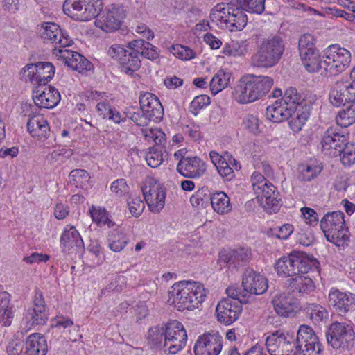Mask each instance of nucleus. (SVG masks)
I'll list each match as a JSON object with an SVG mask.
<instances>
[{
	"mask_svg": "<svg viewBox=\"0 0 355 355\" xmlns=\"http://www.w3.org/2000/svg\"><path fill=\"white\" fill-rule=\"evenodd\" d=\"M12 317V307L10 306V295L8 293H0V324L4 326L10 324Z\"/></svg>",
	"mask_w": 355,
	"mask_h": 355,
	"instance_id": "45",
	"label": "nucleus"
},
{
	"mask_svg": "<svg viewBox=\"0 0 355 355\" xmlns=\"http://www.w3.org/2000/svg\"><path fill=\"white\" fill-rule=\"evenodd\" d=\"M275 312L281 316L288 318L298 309L296 300L288 295H281L272 300Z\"/></svg>",
	"mask_w": 355,
	"mask_h": 355,
	"instance_id": "30",
	"label": "nucleus"
},
{
	"mask_svg": "<svg viewBox=\"0 0 355 355\" xmlns=\"http://www.w3.org/2000/svg\"><path fill=\"white\" fill-rule=\"evenodd\" d=\"M233 80L230 71L219 70L210 81V90L212 94L216 95L223 89L230 85Z\"/></svg>",
	"mask_w": 355,
	"mask_h": 355,
	"instance_id": "39",
	"label": "nucleus"
},
{
	"mask_svg": "<svg viewBox=\"0 0 355 355\" xmlns=\"http://www.w3.org/2000/svg\"><path fill=\"white\" fill-rule=\"evenodd\" d=\"M69 182L76 187L83 188L89 182L90 176L87 171L83 169H75L69 174Z\"/></svg>",
	"mask_w": 355,
	"mask_h": 355,
	"instance_id": "54",
	"label": "nucleus"
},
{
	"mask_svg": "<svg viewBox=\"0 0 355 355\" xmlns=\"http://www.w3.org/2000/svg\"><path fill=\"white\" fill-rule=\"evenodd\" d=\"M343 108L337 114L336 123L340 127L347 128L355 122V103H345Z\"/></svg>",
	"mask_w": 355,
	"mask_h": 355,
	"instance_id": "42",
	"label": "nucleus"
},
{
	"mask_svg": "<svg viewBox=\"0 0 355 355\" xmlns=\"http://www.w3.org/2000/svg\"><path fill=\"white\" fill-rule=\"evenodd\" d=\"M40 35L44 42L54 44L53 49H64L73 43L68 33L53 22H44L40 29Z\"/></svg>",
	"mask_w": 355,
	"mask_h": 355,
	"instance_id": "13",
	"label": "nucleus"
},
{
	"mask_svg": "<svg viewBox=\"0 0 355 355\" xmlns=\"http://www.w3.org/2000/svg\"><path fill=\"white\" fill-rule=\"evenodd\" d=\"M286 284L290 292L300 296L310 295L315 289L313 279L309 276L303 274L291 277L287 280Z\"/></svg>",
	"mask_w": 355,
	"mask_h": 355,
	"instance_id": "26",
	"label": "nucleus"
},
{
	"mask_svg": "<svg viewBox=\"0 0 355 355\" xmlns=\"http://www.w3.org/2000/svg\"><path fill=\"white\" fill-rule=\"evenodd\" d=\"M338 154L344 166L355 164V144L347 143Z\"/></svg>",
	"mask_w": 355,
	"mask_h": 355,
	"instance_id": "56",
	"label": "nucleus"
},
{
	"mask_svg": "<svg viewBox=\"0 0 355 355\" xmlns=\"http://www.w3.org/2000/svg\"><path fill=\"white\" fill-rule=\"evenodd\" d=\"M53 54L60 58L65 64L79 73H85L92 69L93 64L79 53L68 49H53Z\"/></svg>",
	"mask_w": 355,
	"mask_h": 355,
	"instance_id": "18",
	"label": "nucleus"
},
{
	"mask_svg": "<svg viewBox=\"0 0 355 355\" xmlns=\"http://www.w3.org/2000/svg\"><path fill=\"white\" fill-rule=\"evenodd\" d=\"M26 355H46L48 351L46 339L40 333H34L26 338Z\"/></svg>",
	"mask_w": 355,
	"mask_h": 355,
	"instance_id": "29",
	"label": "nucleus"
},
{
	"mask_svg": "<svg viewBox=\"0 0 355 355\" xmlns=\"http://www.w3.org/2000/svg\"><path fill=\"white\" fill-rule=\"evenodd\" d=\"M130 212L133 216L138 217L144 211V204L139 197L132 196L128 200Z\"/></svg>",
	"mask_w": 355,
	"mask_h": 355,
	"instance_id": "63",
	"label": "nucleus"
},
{
	"mask_svg": "<svg viewBox=\"0 0 355 355\" xmlns=\"http://www.w3.org/2000/svg\"><path fill=\"white\" fill-rule=\"evenodd\" d=\"M293 110L282 101H277L266 109V117L274 123H280L292 116Z\"/></svg>",
	"mask_w": 355,
	"mask_h": 355,
	"instance_id": "32",
	"label": "nucleus"
},
{
	"mask_svg": "<svg viewBox=\"0 0 355 355\" xmlns=\"http://www.w3.org/2000/svg\"><path fill=\"white\" fill-rule=\"evenodd\" d=\"M321 171L322 168L319 166L302 164L297 168V179L302 182H309L315 178Z\"/></svg>",
	"mask_w": 355,
	"mask_h": 355,
	"instance_id": "48",
	"label": "nucleus"
},
{
	"mask_svg": "<svg viewBox=\"0 0 355 355\" xmlns=\"http://www.w3.org/2000/svg\"><path fill=\"white\" fill-rule=\"evenodd\" d=\"M249 78L251 85L253 86L252 89L256 101L268 94L274 84L273 79L267 76L249 74Z\"/></svg>",
	"mask_w": 355,
	"mask_h": 355,
	"instance_id": "33",
	"label": "nucleus"
},
{
	"mask_svg": "<svg viewBox=\"0 0 355 355\" xmlns=\"http://www.w3.org/2000/svg\"><path fill=\"white\" fill-rule=\"evenodd\" d=\"M112 192L118 198L125 196L129 193V187L125 179H118L114 181L110 186Z\"/></svg>",
	"mask_w": 355,
	"mask_h": 355,
	"instance_id": "61",
	"label": "nucleus"
},
{
	"mask_svg": "<svg viewBox=\"0 0 355 355\" xmlns=\"http://www.w3.org/2000/svg\"><path fill=\"white\" fill-rule=\"evenodd\" d=\"M325 336L328 345L339 354L350 353L355 349V332L349 323L333 322Z\"/></svg>",
	"mask_w": 355,
	"mask_h": 355,
	"instance_id": "2",
	"label": "nucleus"
},
{
	"mask_svg": "<svg viewBox=\"0 0 355 355\" xmlns=\"http://www.w3.org/2000/svg\"><path fill=\"white\" fill-rule=\"evenodd\" d=\"M212 21H216L223 28L230 31L242 30L247 24L248 18L244 10L240 8L218 5L210 15Z\"/></svg>",
	"mask_w": 355,
	"mask_h": 355,
	"instance_id": "6",
	"label": "nucleus"
},
{
	"mask_svg": "<svg viewBox=\"0 0 355 355\" xmlns=\"http://www.w3.org/2000/svg\"><path fill=\"white\" fill-rule=\"evenodd\" d=\"M304 311L315 324L320 323L328 317L326 308L317 303H307L304 306Z\"/></svg>",
	"mask_w": 355,
	"mask_h": 355,
	"instance_id": "43",
	"label": "nucleus"
},
{
	"mask_svg": "<svg viewBox=\"0 0 355 355\" xmlns=\"http://www.w3.org/2000/svg\"><path fill=\"white\" fill-rule=\"evenodd\" d=\"M297 355H323L324 347L313 328L301 324L297 331Z\"/></svg>",
	"mask_w": 355,
	"mask_h": 355,
	"instance_id": "10",
	"label": "nucleus"
},
{
	"mask_svg": "<svg viewBox=\"0 0 355 355\" xmlns=\"http://www.w3.org/2000/svg\"><path fill=\"white\" fill-rule=\"evenodd\" d=\"M210 103V98L207 95H199L191 101L189 111L196 116L199 111Z\"/></svg>",
	"mask_w": 355,
	"mask_h": 355,
	"instance_id": "59",
	"label": "nucleus"
},
{
	"mask_svg": "<svg viewBox=\"0 0 355 355\" xmlns=\"http://www.w3.org/2000/svg\"><path fill=\"white\" fill-rule=\"evenodd\" d=\"M230 298L220 300L216 308L217 319L220 323L229 325L235 322L242 311L241 304L248 302L245 295L242 294L238 287L232 286L226 289Z\"/></svg>",
	"mask_w": 355,
	"mask_h": 355,
	"instance_id": "3",
	"label": "nucleus"
},
{
	"mask_svg": "<svg viewBox=\"0 0 355 355\" xmlns=\"http://www.w3.org/2000/svg\"><path fill=\"white\" fill-rule=\"evenodd\" d=\"M242 125L245 129L254 135H257L259 132V121L256 115H245L243 117Z\"/></svg>",
	"mask_w": 355,
	"mask_h": 355,
	"instance_id": "62",
	"label": "nucleus"
},
{
	"mask_svg": "<svg viewBox=\"0 0 355 355\" xmlns=\"http://www.w3.org/2000/svg\"><path fill=\"white\" fill-rule=\"evenodd\" d=\"M27 129L30 135L39 140L47 138L50 128L47 121L42 115H34L27 122Z\"/></svg>",
	"mask_w": 355,
	"mask_h": 355,
	"instance_id": "31",
	"label": "nucleus"
},
{
	"mask_svg": "<svg viewBox=\"0 0 355 355\" xmlns=\"http://www.w3.org/2000/svg\"><path fill=\"white\" fill-rule=\"evenodd\" d=\"M336 95L339 96L338 94V92L343 89L347 90V103H355V81L351 79H349L347 77H342L340 80H338L336 82Z\"/></svg>",
	"mask_w": 355,
	"mask_h": 355,
	"instance_id": "47",
	"label": "nucleus"
},
{
	"mask_svg": "<svg viewBox=\"0 0 355 355\" xmlns=\"http://www.w3.org/2000/svg\"><path fill=\"white\" fill-rule=\"evenodd\" d=\"M140 108L153 122L161 121L164 115V109L159 98L152 93L146 92L140 95Z\"/></svg>",
	"mask_w": 355,
	"mask_h": 355,
	"instance_id": "23",
	"label": "nucleus"
},
{
	"mask_svg": "<svg viewBox=\"0 0 355 355\" xmlns=\"http://www.w3.org/2000/svg\"><path fill=\"white\" fill-rule=\"evenodd\" d=\"M330 307L340 315H345L355 310V294L331 288L328 295Z\"/></svg>",
	"mask_w": 355,
	"mask_h": 355,
	"instance_id": "14",
	"label": "nucleus"
},
{
	"mask_svg": "<svg viewBox=\"0 0 355 355\" xmlns=\"http://www.w3.org/2000/svg\"><path fill=\"white\" fill-rule=\"evenodd\" d=\"M109 247L114 252H120L127 244L125 236L118 231H113L108 235Z\"/></svg>",
	"mask_w": 355,
	"mask_h": 355,
	"instance_id": "52",
	"label": "nucleus"
},
{
	"mask_svg": "<svg viewBox=\"0 0 355 355\" xmlns=\"http://www.w3.org/2000/svg\"><path fill=\"white\" fill-rule=\"evenodd\" d=\"M239 6L250 13L261 14L265 10L266 0H236Z\"/></svg>",
	"mask_w": 355,
	"mask_h": 355,
	"instance_id": "51",
	"label": "nucleus"
},
{
	"mask_svg": "<svg viewBox=\"0 0 355 355\" xmlns=\"http://www.w3.org/2000/svg\"><path fill=\"white\" fill-rule=\"evenodd\" d=\"M205 163L198 157H187L180 159L177 171L184 177L198 178L206 171Z\"/></svg>",
	"mask_w": 355,
	"mask_h": 355,
	"instance_id": "22",
	"label": "nucleus"
},
{
	"mask_svg": "<svg viewBox=\"0 0 355 355\" xmlns=\"http://www.w3.org/2000/svg\"><path fill=\"white\" fill-rule=\"evenodd\" d=\"M181 334L182 335H178L179 336L178 338H165L166 347L164 348L165 354H176L184 347L187 339L184 337V334Z\"/></svg>",
	"mask_w": 355,
	"mask_h": 355,
	"instance_id": "49",
	"label": "nucleus"
},
{
	"mask_svg": "<svg viewBox=\"0 0 355 355\" xmlns=\"http://www.w3.org/2000/svg\"><path fill=\"white\" fill-rule=\"evenodd\" d=\"M255 193L261 196L262 199H265L266 205L268 206V208H270L274 211L278 210L280 205L279 194L276 190V187L269 181L266 182L263 187Z\"/></svg>",
	"mask_w": 355,
	"mask_h": 355,
	"instance_id": "34",
	"label": "nucleus"
},
{
	"mask_svg": "<svg viewBox=\"0 0 355 355\" xmlns=\"http://www.w3.org/2000/svg\"><path fill=\"white\" fill-rule=\"evenodd\" d=\"M223 345V336L217 331L204 334L194 346L195 355H218Z\"/></svg>",
	"mask_w": 355,
	"mask_h": 355,
	"instance_id": "15",
	"label": "nucleus"
},
{
	"mask_svg": "<svg viewBox=\"0 0 355 355\" xmlns=\"http://www.w3.org/2000/svg\"><path fill=\"white\" fill-rule=\"evenodd\" d=\"M142 192L150 210L159 213L165 205L166 190L162 183L153 177H148L142 187Z\"/></svg>",
	"mask_w": 355,
	"mask_h": 355,
	"instance_id": "11",
	"label": "nucleus"
},
{
	"mask_svg": "<svg viewBox=\"0 0 355 355\" xmlns=\"http://www.w3.org/2000/svg\"><path fill=\"white\" fill-rule=\"evenodd\" d=\"M282 101L293 111L298 110L300 106L311 105L310 101L308 102L297 89L293 87L286 89Z\"/></svg>",
	"mask_w": 355,
	"mask_h": 355,
	"instance_id": "36",
	"label": "nucleus"
},
{
	"mask_svg": "<svg viewBox=\"0 0 355 355\" xmlns=\"http://www.w3.org/2000/svg\"><path fill=\"white\" fill-rule=\"evenodd\" d=\"M290 255L296 275L308 273L311 270L318 271L319 262L314 257L300 251H292Z\"/></svg>",
	"mask_w": 355,
	"mask_h": 355,
	"instance_id": "27",
	"label": "nucleus"
},
{
	"mask_svg": "<svg viewBox=\"0 0 355 355\" xmlns=\"http://www.w3.org/2000/svg\"><path fill=\"white\" fill-rule=\"evenodd\" d=\"M8 355H26L25 343L19 340H12L7 346Z\"/></svg>",
	"mask_w": 355,
	"mask_h": 355,
	"instance_id": "64",
	"label": "nucleus"
},
{
	"mask_svg": "<svg viewBox=\"0 0 355 355\" xmlns=\"http://www.w3.org/2000/svg\"><path fill=\"white\" fill-rule=\"evenodd\" d=\"M171 51L182 60H189L195 57V53L191 49L181 44L173 45Z\"/></svg>",
	"mask_w": 355,
	"mask_h": 355,
	"instance_id": "57",
	"label": "nucleus"
},
{
	"mask_svg": "<svg viewBox=\"0 0 355 355\" xmlns=\"http://www.w3.org/2000/svg\"><path fill=\"white\" fill-rule=\"evenodd\" d=\"M30 82L39 86L46 85L54 76L55 67L49 62H38L27 64L24 69Z\"/></svg>",
	"mask_w": 355,
	"mask_h": 355,
	"instance_id": "16",
	"label": "nucleus"
},
{
	"mask_svg": "<svg viewBox=\"0 0 355 355\" xmlns=\"http://www.w3.org/2000/svg\"><path fill=\"white\" fill-rule=\"evenodd\" d=\"M148 344L150 348L162 349L166 347L165 329L163 327L155 326L151 327L148 331Z\"/></svg>",
	"mask_w": 355,
	"mask_h": 355,
	"instance_id": "40",
	"label": "nucleus"
},
{
	"mask_svg": "<svg viewBox=\"0 0 355 355\" xmlns=\"http://www.w3.org/2000/svg\"><path fill=\"white\" fill-rule=\"evenodd\" d=\"M252 258L251 249L242 247L234 250H223L219 253L218 263H225L229 268H238L248 264Z\"/></svg>",
	"mask_w": 355,
	"mask_h": 355,
	"instance_id": "20",
	"label": "nucleus"
},
{
	"mask_svg": "<svg viewBox=\"0 0 355 355\" xmlns=\"http://www.w3.org/2000/svg\"><path fill=\"white\" fill-rule=\"evenodd\" d=\"M172 289L170 299L178 311L198 308L206 297L203 285L196 282H180L174 284Z\"/></svg>",
	"mask_w": 355,
	"mask_h": 355,
	"instance_id": "1",
	"label": "nucleus"
},
{
	"mask_svg": "<svg viewBox=\"0 0 355 355\" xmlns=\"http://www.w3.org/2000/svg\"><path fill=\"white\" fill-rule=\"evenodd\" d=\"M107 97V96L105 92L98 91L91 92L92 100L98 102L96 107V110L98 114L103 119L107 118L108 114H110V111L112 110L110 103L106 99Z\"/></svg>",
	"mask_w": 355,
	"mask_h": 355,
	"instance_id": "46",
	"label": "nucleus"
},
{
	"mask_svg": "<svg viewBox=\"0 0 355 355\" xmlns=\"http://www.w3.org/2000/svg\"><path fill=\"white\" fill-rule=\"evenodd\" d=\"M33 99L37 107L51 109L58 104L60 94L57 89L50 85L45 87L43 90L37 87L33 90Z\"/></svg>",
	"mask_w": 355,
	"mask_h": 355,
	"instance_id": "24",
	"label": "nucleus"
},
{
	"mask_svg": "<svg viewBox=\"0 0 355 355\" xmlns=\"http://www.w3.org/2000/svg\"><path fill=\"white\" fill-rule=\"evenodd\" d=\"M347 137L338 127H329L323 133L321 145L323 151L336 156L347 144Z\"/></svg>",
	"mask_w": 355,
	"mask_h": 355,
	"instance_id": "17",
	"label": "nucleus"
},
{
	"mask_svg": "<svg viewBox=\"0 0 355 355\" xmlns=\"http://www.w3.org/2000/svg\"><path fill=\"white\" fill-rule=\"evenodd\" d=\"M121 24V15L119 9L115 7L101 10L95 21L96 26L106 33L115 31L119 28Z\"/></svg>",
	"mask_w": 355,
	"mask_h": 355,
	"instance_id": "25",
	"label": "nucleus"
},
{
	"mask_svg": "<svg viewBox=\"0 0 355 355\" xmlns=\"http://www.w3.org/2000/svg\"><path fill=\"white\" fill-rule=\"evenodd\" d=\"M344 217V213L340 211L328 212L320 223L327 240L337 246H343L349 240Z\"/></svg>",
	"mask_w": 355,
	"mask_h": 355,
	"instance_id": "4",
	"label": "nucleus"
},
{
	"mask_svg": "<svg viewBox=\"0 0 355 355\" xmlns=\"http://www.w3.org/2000/svg\"><path fill=\"white\" fill-rule=\"evenodd\" d=\"M311 105L300 106L297 110H293L292 116H290L289 125L294 132H298L302 130L310 116Z\"/></svg>",
	"mask_w": 355,
	"mask_h": 355,
	"instance_id": "38",
	"label": "nucleus"
},
{
	"mask_svg": "<svg viewBox=\"0 0 355 355\" xmlns=\"http://www.w3.org/2000/svg\"><path fill=\"white\" fill-rule=\"evenodd\" d=\"M126 115L135 125L144 127L148 125L153 120L144 112L140 109L131 108L124 112Z\"/></svg>",
	"mask_w": 355,
	"mask_h": 355,
	"instance_id": "50",
	"label": "nucleus"
},
{
	"mask_svg": "<svg viewBox=\"0 0 355 355\" xmlns=\"http://www.w3.org/2000/svg\"><path fill=\"white\" fill-rule=\"evenodd\" d=\"M294 268L290 253L279 258L275 266V269L279 277H293L296 275Z\"/></svg>",
	"mask_w": 355,
	"mask_h": 355,
	"instance_id": "44",
	"label": "nucleus"
},
{
	"mask_svg": "<svg viewBox=\"0 0 355 355\" xmlns=\"http://www.w3.org/2000/svg\"><path fill=\"white\" fill-rule=\"evenodd\" d=\"M49 318L47 306L42 292L36 290L33 300V307L28 310L27 320L31 325H44Z\"/></svg>",
	"mask_w": 355,
	"mask_h": 355,
	"instance_id": "21",
	"label": "nucleus"
},
{
	"mask_svg": "<svg viewBox=\"0 0 355 355\" xmlns=\"http://www.w3.org/2000/svg\"><path fill=\"white\" fill-rule=\"evenodd\" d=\"M83 243L79 232L73 226L66 227L60 237V244L65 252L74 246L80 247Z\"/></svg>",
	"mask_w": 355,
	"mask_h": 355,
	"instance_id": "35",
	"label": "nucleus"
},
{
	"mask_svg": "<svg viewBox=\"0 0 355 355\" xmlns=\"http://www.w3.org/2000/svg\"><path fill=\"white\" fill-rule=\"evenodd\" d=\"M325 72L327 76H336L345 71L351 62L350 52L336 45L329 46L324 51Z\"/></svg>",
	"mask_w": 355,
	"mask_h": 355,
	"instance_id": "9",
	"label": "nucleus"
},
{
	"mask_svg": "<svg viewBox=\"0 0 355 355\" xmlns=\"http://www.w3.org/2000/svg\"><path fill=\"white\" fill-rule=\"evenodd\" d=\"M165 338H177L178 335L184 334V337L187 339V334L183 324L178 320H172L168 322L165 327Z\"/></svg>",
	"mask_w": 355,
	"mask_h": 355,
	"instance_id": "55",
	"label": "nucleus"
},
{
	"mask_svg": "<svg viewBox=\"0 0 355 355\" xmlns=\"http://www.w3.org/2000/svg\"><path fill=\"white\" fill-rule=\"evenodd\" d=\"M305 69L311 73L318 72L320 69H323L325 71V67L323 64L324 62V55L322 59L319 55L318 50L313 51L311 53H307L306 58L300 57Z\"/></svg>",
	"mask_w": 355,
	"mask_h": 355,
	"instance_id": "41",
	"label": "nucleus"
},
{
	"mask_svg": "<svg viewBox=\"0 0 355 355\" xmlns=\"http://www.w3.org/2000/svg\"><path fill=\"white\" fill-rule=\"evenodd\" d=\"M347 90H341L340 92H338V94L339 96L336 95V83L333 85L330 92H329V101L330 103L335 107H340L341 105H345V103H347Z\"/></svg>",
	"mask_w": 355,
	"mask_h": 355,
	"instance_id": "60",
	"label": "nucleus"
},
{
	"mask_svg": "<svg viewBox=\"0 0 355 355\" xmlns=\"http://www.w3.org/2000/svg\"><path fill=\"white\" fill-rule=\"evenodd\" d=\"M64 12L71 18L87 21L97 17L103 8L102 0H66Z\"/></svg>",
	"mask_w": 355,
	"mask_h": 355,
	"instance_id": "8",
	"label": "nucleus"
},
{
	"mask_svg": "<svg viewBox=\"0 0 355 355\" xmlns=\"http://www.w3.org/2000/svg\"><path fill=\"white\" fill-rule=\"evenodd\" d=\"M249 75L240 78L234 88L233 96L240 104H248L256 101Z\"/></svg>",
	"mask_w": 355,
	"mask_h": 355,
	"instance_id": "28",
	"label": "nucleus"
},
{
	"mask_svg": "<svg viewBox=\"0 0 355 355\" xmlns=\"http://www.w3.org/2000/svg\"><path fill=\"white\" fill-rule=\"evenodd\" d=\"M211 207L218 214H225L232 210L230 198L223 191L215 192L209 197Z\"/></svg>",
	"mask_w": 355,
	"mask_h": 355,
	"instance_id": "37",
	"label": "nucleus"
},
{
	"mask_svg": "<svg viewBox=\"0 0 355 355\" xmlns=\"http://www.w3.org/2000/svg\"><path fill=\"white\" fill-rule=\"evenodd\" d=\"M298 49L300 57L307 55V53L317 50L314 43V38L311 34H304L298 41Z\"/></svg>",
	"mask_w": 355,
	"mask_h": 355,
	"instance_id": "53",
	"label": "nucleus"
},
{
	"mask_svg": "<svg viewBox=\"0 0 355 355\" xmlns=\"http://www.w3.org/2000/svg\"><path fill=\"white\" fill-rule=\"evenodd\" d=\"M297 334L291 331L276 330L266 338L270 355H297Z\"/></svg>",
	"mask_w": 355,
	"mask_h": 355,
	"instance_id": "7",
	"label": "nucleus"
},
{
	"mask_svg": "<svg viewBox=\"0 0 355 355\" xmlns=\"http://www.w3.org/2000/svg\"><path fill=\"white\" fill-rule=\"evenodd\" d=\"M284 51V43L279 36L265 39L252 58V64L259 67H272L280 60Z\"/></svg>",
	"mask_w": 355,
	"mask_h": 355,
	"instance_id": "5",
	"label": "nucleus"
},
{
	"mask_svg": "<svg viewBox=\"0 0 355 355\" xmlns=\"http://www.w3.org/2000/svg\"><path fill=\"white\" fill-rule=\"evenodd\" d=\"M108 55L118 61L121 66V71L128 76H132L141 67L139 57L133 55L122 45H112L108 49Z\"/></svg>",
	"mask_w": 355,
	"mask_h": 355,
	"instance_id": "12",
	"label": "nucleus"
},
{
	"mask_svg": "<svg viewBox=\"0 0 355 355\" xmlns=\"http://www.w3.org/2000/svg\"><path fill=\"white\" fill-rule=\"evenodd\" d=\"M146 160L149 166L157 168L163 162L162 151L159 150L157 147L150 148L149 152L146 155Z\"/></svg>",
	"mask_w": 355,
	"mask_h": 355,
	"instance_id": "58",
	"label": "nucleus"
},
{
	"mask_svg": "<svg viewBox=\"0 0 355 355\" xmlns=\"http://www.w3.org/2000/svg\"><path fill=\"white\" fill-rule=\"evenodd\" d=\"M242 286L243 290L240 291L242 294H245V297L247 294L261 295L268 289V280L263 275L248 268L243 275Z\"/></svg>",
	"mask_w": 355,
	"mask_h": 355,
	"instance_id": "19",
	"label": "nucleus"
}]
</instances>
